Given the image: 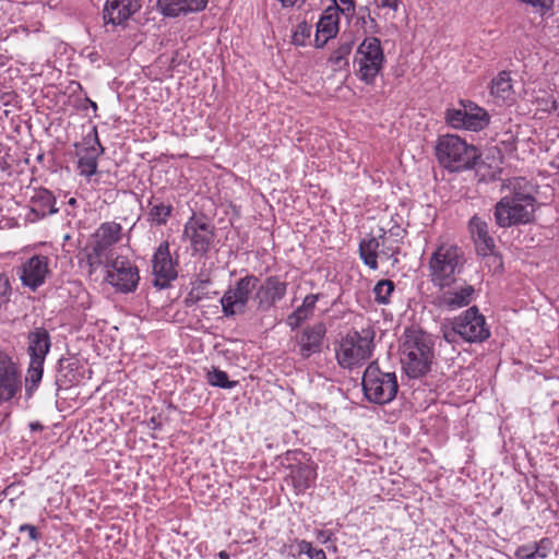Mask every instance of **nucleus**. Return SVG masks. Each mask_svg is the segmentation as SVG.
I'll return each mask as SVG.
<instances>
[{"label":"nucleus","instance_id":"412c9836","mask_svg":"<svg viewBox=\"0 0 559 559\" xmlns=\"http://www.w3.org/2000/svg\"><path fill=\"white\" fill-rule=\"evenodd\" d=\"M140 9V0H107L104 10V20L106 23L120 25Z\"/></svg>","mask_w":559,"mask_h":559},{"label":"nucleus","instance_id":"f03ea898","mask_svg":"<svg viewBox=\"0 0 559 559\" xmlns=\"http://www.w3.org/2000/svg\"><path fill=\"white\" fill-rule=\"evenodd\" d=\"M400 361L409 379L428 374L435 360V341L431 334L417 328H406L400 338Z\"/></svg>","mask_w":559,"mask_h":559},{"label":"nucleus","instance_id":"a878e982","mask_svg":"<svg viewBox=\"0 0 559 559\" xmlns=\"http://www.w3.org/2000/svg\"><path fill=\"white\" fill-rule=\"evenodd\" d=\"M31 210L37 216L41 217L56 214L59 211L56 207V198L47 189L35 191L34 195L31 198Z\"/></svg>","mask_w":559,"mask_h":559},{"label":"nucleus","instance_id":"20e7f679","mask_svg":"<svg viewBox=\"0 0 559 559\" xmlns=\"http://www.w3.org/2000/svg\"><path fill=\"white\" fill-rule=\"evenodd\" d=\"M374 336V329L370 325L349 331L335 347L337 364L344 369L362 366L372 356Z\"/></svg>","mask_w":559,"mask_h":559},{"label":"nucleus","instance_id":"ea45409f","mask_svg":"<svg viewBox=\"0 0 559 559\" xmlns=\"http://www.w3.org/2000/svg\"><path fill=\"white\" fill-rule=\"evenodd\" d=\"M310 33H311V26L308 25L306 22L304 23H300L298 24L297 26V29L294 34V40L297 43V44H300V41L306 38V37H309L310 36Z\"/></svg>","mask_w":559,"mask_h":559},{"label":"nucleus","instance_id":"3c124183","mask_svg":"<svg viewBox=\"0 0 559 559\" xmlns=\"http://www.w3.org/2000/svg\"><path fill=\"white\" fill-rule=\"evenodd\" d=\"M219 559H229V554L225 550L219 551L218 554Z\"/></svg>","mask_w":559,"mask_h":559},{"label":"nucleus","instance_id":"423d86ee","mask_svg":"<svg viewBox=\"0 0 559 559\" xmlns=\"http://www.w3.org/2000/svg\"><path fill=\"white\" fill-rule=\"evenodd\" d=\"M365 397L374 404L383 405L392 402L399 392L395 372L383 371L377 361L370 362L362 374Z\"/></svg>","mask_w":559,"mask_h":559},{"label":"nucleus","instance_id":"5fc2aeb1","mask_svg":"<svg viewBox=\"0 0 559 559\" xmlns=\"http://www.w3.org/2000/svg\"><path fill=\"white\" fill-rule=\"evenodd\" d=\"M40 427H41V426H40L38 423H36V424H31V428H32L33 430H35V429H37V428H40Z\"/></svg>","mask_w":559,"mask_h":559},{"label":"nucleus","instance_id":"c03bdc74","mask_svg":"<svg viewBox=\"0 0 559 559\" xmlns=\"http://www.w3.org/2000/svg\"><path fill=\"white\" fill-rule=\"evenodd\" d=\"M379 8H389L397 11L399 0H374Z\"/></svg>","mask_w":559,"mask_h":559},{"label":"nucleus","instance_id":"e433bc0d","mask_svg":"<svg viewBox=\"0 0 559 559\" xmlns=\"http://www.w3.org/2000/svg\"><path fill=\"white\" fill-rule=\"evenodd\" d=\"M206 379L211 385L222 389H233L238 384L237 381H230L227 373L217 368H213L211 371H209Z\"/></svg>","mask_w":559,"mask_h":559},{"label":"nucleus","instance_id":"ddd939ff","mask_svg":"<svg viewBox=\"0 0 559 559\" xmlns=\"http://www.w3.org/2000/svg\"><path fill=\"white\" fill-rule=\"evenodd\" d=\"M455 331L466 342L476 343L487 340L490 335L485 317L473 306L454 319Z\"/></svg>","mask_w":559,"mask_h":559},{"label":"nucleus","instance_id":"0eeeda50","mask_svg":"<svg viewBox=\"0 0 559 559\" xmlns=\"http://www.w3.org/2000/svg\"><path fill=\"white\" fill-rule=\"evenodd\" d=\"M106 277L116 292L129 294L136 290L140 274L138 266L124 255H117L105 261Z\"/></svg>","mask_w":559,"mask_h":559},{"label":"nucleus","instance_id":"5701e85b","mask_svg":"<svg viewBox=\"0 0 559 559\" xmlns=\"http://www.w3.org/2000/svg\"><path fill=\"white\" fill-rule=\"evenodd\" d=\"M209 0H157L160 13L168 17L203 11Z\"/></svg>","mask_w":559,"mask_h":559},{"label":"nucleus","instance_id":"8fccbe9b","mask_svg":"<svg viewBox=\"0 0 559 559\" xmlns=\"http://www.w3.org/2000/svg\"><path fill=\"white\" fill-rule=\"evenodd\" d=\"M201 300V297L199 295H194L193 292H191L186 299L187 305L194 304Z\"/></svg>","mask_w":559,"mask_h":559},{"label":"nucleus","instance_id":"b1692460","mask_svg":"<svg viewBox=\"0 0 559 559\" xmlns=\"http://www.w3.org/2000/svg\"><path fill=\"white\" fill-rule=\"evenodd\" d=\"M338 14L333 8H328L317 23L314 43L317 47H323L326 41L337 33Z\"/></svg>","mask_w":559,"mask_h":559},{"label":"nucleus","instance_id":"79ce46f5","mask_svg":"<svg viewBox=\"0 0 559 559\" xmlns=\"http://www.w3.org/2000/svg\"><path fill=\"white\" fill-rule=\"evenodd\" d=\"M20 533H27L28 537L33 542H37L40 537V534L36 526L31 524H22L19 528Z\"/></svg>","mask_w":559,"mask_h":559},{"label":"nucleus","instance_id":"f257e3e1","mask_svg":"<svg viewBox=\"0 0 559 559\" xmlns=\"http://www.w3.org/2000/svg\"><path fill=\"white\" fill-rule=\"evenodd\" d=\"M508 189L509 193L495 205L496 224L501 228H509L532 223L537 203L532 185L524 178H514Z\"/></svg>","mask_w":559,"mask_h":559},{"label":"nucleus","instance_id":"864d4df0","mask_svg":"<svg viewBox=\"0 0 559 559\" xmlns=\"http://www.w3.org/2000/svg\"><path fill=\"white\" fill-rule=\"evenodd\" d=\"M78 203L76 199L74 198H71L69 201H68V204L71 205V206H75Z\"/></svg>","mask_w":559,"mask_h":559},{"label":"nucleus","instance_id":"1a4fd4ad","mask_svg":"<svg viewBox=\"0 0 559 559\" xmlns=\"http://www.w3.org/2000/svg\"><path fill=\"white\" fill-rule=\"evenodd\" d=\"M384 53L377 37H367L358 46L355 63L358 64V78L366 84H372L384 63Z\"/></svg>","mask_w":559,"mask_h":559},{"label":"nucleus","instance_id":"f704fd0d","mask_svg":"<svg viewBox=\"0 0 559 559\" xmlns=\"http://www.w3.org/2000/svg\"><path fill=\"white\" fill-rule=\"evenodd\" d=\"M306 554L310 559H326V555L323 549L313 548L311 543L307 540H300L296 546H289L288 556L297 557Z\"/></svg>","mask_w":559,"mask_h":559},{"label":"nucleus","instance_id":"09e8293b","mask_svg":"<svg viewBox=\"0 0 559 559\" xmlns=\"http://www.w3.org/2000/svg\"><path fill=\"white\" fill-rule=\"evenodd\" d=\"M0 285L3 287V292L1 293L2 295H7L8 293H10L11 287L8 278H3L2 276H0Z\"/></svg>","mask_w":559,"mask_h":559},{"label":"nucleus","instance_id":"6e6d98bb","mask_svg":"<svg viewBox=\"0 0 559 559\" xmlns=\"http://www.w3.org/2000/svg\"><path fill=\"white\" fill-rule=\"evenodd\" d=\"M151 423H152V426H154V427H155V425H156L155 418H152V419H151Z\"/></svg>","mask_w":559,"mask_h":559},{"label":"nucleus","instance_id":"37998d69","mask_svg":"<svg viewBox=\"0 0 559 559\" xmlns=\"http://www.w3.org/2000/svg\"><path fill=\"white\" fill-rule=\"evenodd\" d=\"M59 365V372L67 371H73L76 368V362L72 361L71 359L67 358H60L58 361Z\"/></svg>","mask_w":559,"mask_h":559},{"label":"nucleus","instance_id":"cd10ccee","mask_svg":"<svg viewBox=\"0 0 559 559\" xmlns=\"http://www.w3.org/2000/svg\"><path fill=\"white\" fill-rule=\"evenodd\" d=\"M490 93L498 102L504 103L512 98L514 92L509 72L501 71L498 73L491 82Z\"/></svg>","mask_w":559,"mask_h":559},{"label":"nucleus","instance_id":"a19ab883","mask_svg":"<svg viewBox=\"0 0 559 559\" xmlns=\"http://www.w3.org/2000/svg\"><path fill=\"white\" fill-rule=\"evenodd\" d=\"M334 2L335 8L333 9L336 10V12L341 11L342 13L349 14L355 9L354 0H334Z\"/></svg>","mask_w":559,"mask_h":559},{"label":"nucleus","instance_id":"2f4dec72","mask_svg":"<svg viewBox=\"0 0 559 559\" xmlns=\"http://www.w3.org/2000/svg\"><path fill=\"white\" fill-rule=\"evenodd\" d=\"M151 205L148 221L157 226L166 225L173 212L171 204L158 202L155 198L148 201Z\"/></svg>","mask_w":559,"mask_h":559},{"label":"nucleus","instance_id":"72a5a7b5","mask_svg":"<svg viewBox=\"0 0 559 559\" xmlns=\"http://www.w3.org/2000/svg\"><path fill=\"white\" fill-rule=\"evenodd\" d=\"M354 47L352 39L343 40L340 46L331 53L329 61L335 67V69H342L348 66L347 57L350 55Z\"/></svg>","mask_w":559,"mask_h":559},{"label":"nucleus","instance_id":"de8ad7c7","mask_svg":"<svg viewBox=\"0 0 559 559\" xmlns=\"http://www.w3.org/2000/svg\"><path fill=\"white\" fill-rule=\"evenodd\" d=\"M534 546H538V547H540L542 551H547V555L549 554L550 542L548 538H543L539 543H534Z\"/></svg>","mask_w":559,"mask_h":559},{"label":"nucleus","instance_id":"58836bf2","mask_svg":"<svg viewBox=\"0 0 559 559\" xmlns=\"http://www.w3.org/2000/svg\"><path fill=\"white\" fill-rule=\"evenodd\" d=\"M485 260L489 267H492L493 272H498L502 270L503 263L500 255H498L495 250H488L487 252L479 253Z\"/></svg>","mask_w":559,"mask_h":559},{"label":"nucleus","instance_id":"f3484780","mask_svg":"<svg viewBox=\"0 0 559 559\" xmlns=\"http://www.w3.org/2000/svg\"><path fill=\"white\" fill-rule=\"evenodd\" d=\"M328 329L324 322H317L308 325L297 335L296 342L299 347V355L302 358L318 354L322 350L323 341Z\"/></svg>","mask_w":559,"mask_h":559},{"label":"nucleus","instance_id":"bb28decb","mask_svg":"<svg viewBox=\"0 0 559 559\" xmlns=\"http://www.w3.org/2000/svg\"><path fill=\"white\" fill-rule=\"evenodd\" d=\"M319 294L307 295L304 298L301 306L297 307V309L287 317V325L292 330H296L297 328H299L306 320H308L312 316L316 308V304L319 300Z\"/></svg>","mask_w":559,"mask_h":559},{"label":"nucleus","instance_id":"39448f33","mask_svg":"<svg viewBox=\"0 0 559 559\" xmlns=\"http://www.w3.org/2000/svg\"><path fill=\"white\" fill-rule=\"evenodd\" d=\"M435 151L439 164L452 173L473 168L479 157L474 145L455 134L439 136Z\"/></svg>","mask_w":559,"mask_h":559},{"label":"nucleus","instance_id":"473e14b6","mask_svg":"<svg viewBox=\"0 0 559 559\" xmlns=\"http://www.w3.org/2000/svg\"><path fill=\"white\" fill-rule=\"evenodd\" d=\"M316 477H317V473L312 466L301 464V465L297 466V468L294 473V476H293V480H294V485L296 488L305 490V489L310 488V486L314 481Z\"/></svg>","mask_w":559,"mask_h":559},{"label":"nucleus","instance_id":"c9c22d12","mask_svg":"<svg viewBox=\"0 0 559 559\" xmlns=\"http://www.w3.org/2000/svg\"><path fill=\"white\" fill-rule=\"evenodd\" d=\"M394 289L395 285L391 280L379 281L373 287L374 301L379 305H388Z\"/></svg>","mask_w":559,"mask_h":559},{"label":"nucleus","instance_id":"aec40b11","mask_svg":"<svg viewBox=\"0 0 559 559\" xmlns=\"http://www.w3.org/2000/svg\"><path fill=\"white\" fill-rule=\"evenodd\" d=\"M21 390L17 367L10 359H0V404L8 402Z\"/></svg>","mask_w":559,"mask_h":559},{"label":"nucleus","instance_id":"f8f14e48","mask_svg":"<svg viewBox=\"0 0 559 559\" xmlns=\"http://www.w3.org/2000/svg\"><path fill=\"white\" fill-rule=\"evenodd\" d=\"M215 227L205 217L192 215L185 224L183 237L189 239L193 254L205 257L215 239Z\"/></svg>","mask_w":559,"mask_h":559},{"label":"nucleus","instance_id":"4d7b16f0","mask_svg":"<svg viewBox=\"0 0 559 559\" xmlns=\"http://www.w3.org/2000/svg\"><path fill=\"white\" fill-rule=\"evenodd\" d=\"M557 108V105H556V102L554 100L552 102V109H556Z\"/></svg>","mask_w":559,"mask_h":559},{"label":"nucleus","instance_id":"c85d7f7f","mask_svg":"<svg viewBox=\"0 0 559 559\" xmlns=\"http://www.w3.org/2000/svg\"><path fill=\"white\" fill-rule=\"evenodd\" d=\"M399 235L400 233L394 234L392 230L384 231L383 229H380V234L377 236L378 243L380 245V257L393 259L394 263L397 262L396 254L400 252Z\"/></svg>","mask_w":559,"mask_h":559},{"label":"nucleus","instance_id":"9d476101","mask_svg":"<svg viewBox=\"0 0 559 559\" xmlns=\"http://www.w3.org/2000/svg\"><path fill=\"white\" fill-rule=\"evenodd\" d=\"M260 283L255 275H246L229 287L221 298L223 314L231 318L246 312L250 296Z\"/></svg>","mask_w":559,"mask_h":559},{"label":"nucleus","instance_id":"49530a36","mask_svg":"<svg viewBox=\"0 0 559 559\" xmlns=\"http://www.w3.org/2000/svg\"><path fill=\"white\" fill-rule=\"evenodd\" d=\"M284 8L298 7L300 8L306 0H277Z\"/></svg>","mask_w":559,"mask_h":559},{"label":"nucleus","instance_id":"4c0bfd02","mask_svg":"<svg viewBox=\"0 0 559 559\" xmlns=\"http://www.w3.org/2000/svg\"><path fill=\"white\" fill-rule=\"evenodd\" d=\"M514 556L518 559H534V558H547V551H542L540 547L534 546V543L520 546Z\"/></svg>","mask_w":559,"mask_h":559},{"label":"nucleus","instance_id":"4468645a","mask_svg":"<svg viewBox=\"0 0 559 559\" xmlns=\"http://www.w3.org/2000/svg\"><path fill=\"white\" fill-rule=\"evenodd\" d=\"M154 285L166 288L169 283L177 278V262L173 260L169 252L168 241H163L156 249L153 260Z\"/></svg>","mask_w":559,"mask_h":559},{"label":"nucleus","instance_id":"7c9ffc66","mask_svg":"<svg viewBox=\"0 0 559 559\" xmlns=\"http://www.w3.org/2000/svg\"><path fill=\"white\" fill-rule=\"evenodd\" d=\"M44 364L45 361L43 360H29V366L25 378V391L28 397L33 395L41 381Z\"/></svg>","mask_w":559,"mask_h":559},{"label":"nucleus","instance_id":"7ed1b4c3","mask_svg":"<svg viewBox=\"0 0 559 559\" xmlns=\"http://www.w3.org/2000/svg\"><path fill=\"white\" fill-rule=\"evenodd\" d=\"M465 264L466 257L461 247L445 241L438 243L428 261L431 284L440 290L454 286Z\"/></svg>","mask_w":559,"mask_h":559},{"label":"nucleus","instance_id":"4be33fe9","mask_svg":"<svg viewBox=\"0 0 559 559\" xmlns=\"http://www.w3.org/2000/svg\"><path fill=\"white\" fill-rule=\"evenodd\" d=\"M27 354L29 360H46L51 347V336L44 326H35L27 333Z\"/></svg>","mask_w":559,"mask_h":559},{"label":"nucleus","instance_id":"603ef678","mask_svg":"<svg viewBox=\"0 0 559 559\" xmlns=\"http://www.w3.org/2000/svg\"><path fill=\"white\" fill-rule=\"evenodd\" d=\"M87 100H88V104H90L91 108L94 111H96L97 110V104L95 102L91 100V99H87Z\"/></svg>","mask_w":559,"mask_h":559},{"label":"nucleus","instance_id":"6ab92c4d","mask_svg":"<svg viewBox=\"0 0 559 559\" xmlns=\"http://www.w3.org/2000/svg\"><path fill=\"white\" fill-rule=\"evenodd\" d=\"M475 293L474 286L464 283L457 288H445L437 296V306L441 309L453 311L471 304Z\"/></svg>","mask_w":559,"mask_h":559},{"label":"nucleus","instance_id":"6e6552de","mask_svg":"<svg viewBox=\"0 0 559 559\" xmlns=\"http://www.w3.org/2000/svg\"><path fill=\"white\" fill-rule=\"evenodd\" d=\"M122 227L116 222H105L99 225L93 235L91 250L86 254V262L91 272L110 259V248L121 238Z\"/></svg>","mask_w":559,"mask_h":559},{"label":"nucleus","instance_id":"9b49d317","mask_svg":"<svg viewBox=\"0 0 559 559\" xmlns=\"http://www.w3.org/2000/svg\"><path fill=\"white\" fill-rule=\"evenodd\" d=\"M445 120L454 129L479 131L488 126L489 115L475 103L461 100L459 108H449L445 111Z\"/></svg>","mask_w":559,"mask_h":559},{"label":"nucleus","instance_id":"dca6fc26","mask_svg":"<svg viewBox=\"0 0 559 559\" xmlns=\"http://www.w3.org/2000/svg\"><path fill=\"white\" fill-rule=\"evenodd\" d=\"M287 282L278 276H269L257 287L255 300L258 309L270 310L276 302L281 301L287 293Z\"/></svg>","mask_w":559,"mask_h":559},{"label":"nucleus","instance_id":"c756f323","mask_svg":"<svg viewBox=\"0 0 559 559\" xmlns=\"http://www.w3.org/2000/svg\"><path fill=\"white\" fill-rule=\"evenodd\" d=\"M379 248L380 245L378 243L377 236L364 238L359 243L360 258L371 270L378 269L377 259L380 257Z\"/></svg>","mask_w":559,"mask_h":559},{"label":"nucleus","instance_id":"a18cd8bd","mask_svg":"<svg viewBox=\"0 0 559 559\" xmlns=\"http://www.w3.org/2000/svg\"><path fill=\"white\" fill-rule=\"evenodd\" d=\"M456 336H460V335H459V332L455 331V320H454L452 323V329L445 330L443 332V337L447 342L453 343V342H455Z\"/></svg>","mask_w":559,"mask_h":559},{"label":"nucleus","instance_id":"2eb2a0df","mask_svg":"<svg viewBox=\"0 0 559 559\" xmlns=\"http://www.w3.org/2000/svg\"><path fill=\"white\" fill-rule=\"evenodd\" d=\"M49 273V259L43 254H35L27 259L19 272L22 284L32 290L41 286Z\"/></svg>","mask_w":559,"mask_h":559},{"label":"nucleus","instance_id":"a211bd4d","mask_svg":"<svg viewBox=\"0 0 559 559\" xmlns=\"http://www.w3.org/2000/svg\"><path fill=\"white\" fill-rule=\"evenodd\" d=\"M84 140L87 141L88 146L79 156L78 167L82 176L91 177L97 171V159L104 153V147L99 142L96 127L92 129Z\"/></svg>","mask_w":559,"mask_h":559},{"label":"nucleus","instance_id":"393cba45","mask_svg":"<svg viewBox=\"0 0 559 559\" xmlns=\"http://www.w3.org/2000/svg\"><path fill=\"white\" fill-rule=\"evenodd\" d=\"M471 233L475 238L476 250L479 253L495 250V240L489 235L488 224L477 216H473L469 221Z\"/></svg>","mask_w":559,"mask_h":559}]
</instances>
